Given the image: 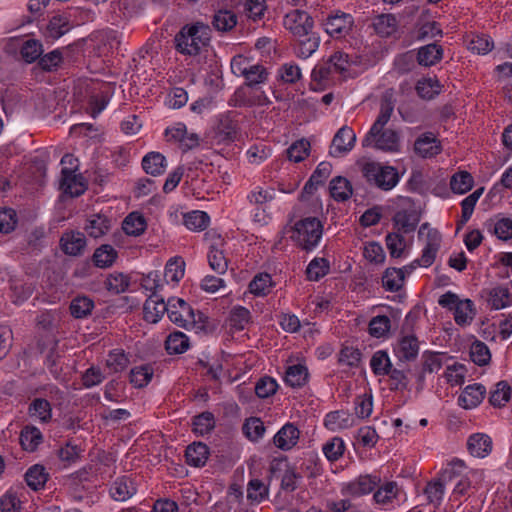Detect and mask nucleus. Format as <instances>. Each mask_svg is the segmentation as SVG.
Masks as SVG:
<instances>
[{"label":"nucleus","instance_id":"4be33fe9","mask_svg":"<svg viewBox=\"0 0 512 512\" xmlns=\"http://www.w3.org/2000/svg\"><path fill=\"white\" fill-rule=\"evenodd\" d=\"M419 353V341L413 334H407L401 337L396 350V355L400 361H413Z\"/></svg>","mask_w":512,"mask_h":512},{"label":"nucleus","instance_id":"f257e3e1","mask_svg":"<svg viewBox=\"0 0 512 512\" xmlns=\"http://www.w3.org/2000/svg\"><path fill=\"white\" fill-rule=\"evenodd\" d=\"M394 111L392 95L384 94L380 101L379 114L362 140L363 147L373 145L376 149L394 152L399 149V134L394 129H384Z\"/></svg>","mask_w":512,"mask_h":512},{"label":"nucleus","instance_id":"dca6fc26","mask_svg":"<svg viewBox=\"0 0 512 512\" xmlns=\"http://www.w3.org/2000/svg\"><path fill=\"white\" fill-rule=\"evenodd\" d=\"M299 438V429L293 423L288 422L274 435L272 441L278 449L289 451L297 445Z\"/></svg>","mask_w":512,"mask_h":512},{"label":"nucleus","instance_id":"79ce46f5","mask_svg":"<svg viewBox=\"0 0 512 512\" xmlns=\"http://www.w3.org/2000/svg\"><path fill=\"white\" fill-rule=\"evenodd\" d=\"M188 348V337L179 331L171 333L165 341V349L170 355L184 353Z\"/></svg>","mask_w":512,"mask_h":512},{"label":"nucleus","instance_id":"cd10ccee","mask_svg":"<svg viewBox=\"0 0 512 512\" xmlns=\"http://www.w3.org/2000/svg\"><path fill=\"white\" fill-rule=\"evenodd\" d=\"M320 37L311 32L308 36L297 38L294 52L298 58H309L319 47Z\"/></svg>","mask_w":512,"mask_h":512},{"label":"nucleus","instance_id":"c85d7f7f","mask_svg":"<svg viewBox=\"0 0 512 512\" xmlns=\"http://www.w3.org/2000/svg\"><path fill=\"white\" fill-rule=\"evenodd\" d=\"M415 152L421 157H432L440 153L441 147L432 134H424L414 144Z\"/></svg>","mask_w":512,"mask_h":512},{"label":"nucleus","instance_id":"58836bf2","mask_svg":"<svg viewBox=\"0 0 512 512\" xmlns=\"http://www.w3.org/2000/svg\"><path fill=\"white\" fill-rule=\"evenodd\" d=\"M94 301L87 296L75 297L69 306L71 315L76 319H82L89 316L94 309Z\"/></svg>","mask_w":512,"mask_h":512},{"label":"nucleus","instance_id":"f3484780","mask_svg":"<svg viewBox=\"0 0 512 512\" xmlns=\"http://www.w3.org/2000/svg\"><path fill=\"white\" fill-rule=\"evenodd\" d=\"M34 192L41 190L47 182V163L50 160V151L46 148L34 150Z\"/></svg>","mask_w":512,"mask_h":512},{"label":"nucleus","instance_id":"bf43d9fd","mask_svg":"<svg viewBox=\"0 0 512 512\" xmlns=\"http://www.w3.org/2000/svg\"><path fill=\"white\" fill-rule=\"evenodd\" d=\"M237 135V124L229 117L220 120L217 127V137L223 142H232Z\"/></svg>","mask_w":512,"mask_h":512},{"label":"nucleus","instance_id":"39448f33","mask_svg":"<svg viewBox=\"0 0 512 512\" xmlns=\"http://www.w3.org/2000/svg\"><path fill=\"white\" fill-rule=\"evenodd\" d=\"M438 304L443 308L453 311L454 320L460 326L470 324L476 314L472 300H461L457 294L451 291L441 295Z\"/></svg>","mask_w":512,"mask_h":512},{"label":"nucleus","instance_id":"423d86ee","mask_svg":"<svg viewBox=\"0 0 512 512\" xmlns=\"http://www.w3.org/2000/svg\"><path fill=\"white\" fill-rule=\"evenodd\" d=\"M362 172L368 183L384 191L391 190L399 182L398 171L392 166L370 162L364 165Z\"/></svg>","mask_w":512,"mask_h":512},{"label":"nucleus","instance_id":"6e6d98bb","mask_svg":"<svg viewBox=\"0 0 512 512\" xmlns=\"http://www.w3.org/2000/svg\"><path fill=\"white\" fill-rule=\"evenodd\" d=\"M246 72L244 75L245 84L249 87L265 83L269 75L267 69L261 64H252Z\"/></svg>","mask_w":512,"mask_h":512},{"label":"nucleus","instance_id":"72a5a7b5","mask_svg":"<svg viewBox=\"0 0 512 512\" xmlns=\"http://www.w3.org/2000/svg\"><path fill=\"white\" fill-rule=\"evenodd\" d=\"M146 228L147 222L144 216L138 212L130 213L122 223L123 231L129 236H140Z\"/></svg>","mask_w":512,"mask_h":512},{"label":"nucleus","instance_id":"a18cd8bd","mask_svg":"<svg viewBox=\"0 0 512 512\" xmlns=\"http://www.w3.org/2000/svg\"><path fill=\"white\" fill-rule=\"evenodd\" d=\"M465 468L464 461L460 459L452 460L448 466L441 472L439 479L447 484H451L453 482H457L460 478L463 477L462 473Z\"/></svg>","mask_w":512,"mask_h":512},{"label":"nucleus","instance_id":"f8f14e48","mask_svg":"<svg viewBox=\"0 0 512 512\" xmlns=\"http://www.w3.org/2000/svg\"><path fill=\"white\" fill-rule=\"evenodd\" d=\"M59 188L65 195L79 197L87 190V185L81 174H75L72 169L64 167L61 170Z\"/></svg>","mask_w":512,"mask_h":512},{"label":"nucleus","instance_id":"412c9836","mask_svg":"<svg viewBox=\"0 0 512 512\" xmlns=\"http://www.w3.org/2000/svg\"><path fill=\"white\" fill-rule=\"evenodd\" d=\"M486 389L482 384H473L465 387L458 398V403L464 409L477 407L484 399Z\"/></svg>","mask_w":512,"mask_h":512},{"label":"nucleus","instance_id":"ddd939ff","mask_svg":"<svg viewBox=\"0 0 512 512\" xmlns=\"http://www.w3.org/2000/svg\"><path fill=\"white\" fill-rule=\"evenodd\" d=\"M381 478L377 475H360L355 480L348 482L342 488V494L352 497H360L372 492L379 486Z\"/></svg>","mask_w":512,"mask_h":512},{"label":"nucleus","instance_id":"4468645a","mask_svg":"<svg viewBox=\"0 0 512 512\" xmlns=\"http://www.w3.org/2000/svg\"><path fill=\"white\" fill-rule=\"evenodd\" d=\"M427 230L426 244L422 251V263L424 267H429L433 264L436 254L440 248L441 234L437 229L430 228L428 223H423L419 229V237Z\"/></svg>","mask_w":512,"mask_h":512},{"label":"nucleus","instance_id":"b1692460","mask_svg":"<svg viewBox=\"0 0 512 512\" xmlns=\"http://www.w3.org/2000/svg\"><path fill=\"white\" fill-rule=\"evenodd\" d=\"M467 448L471 455L483 458L491 452L492 440L486 434L475 433L469 437Z\"/></svg>","mask_w":512,"mask_h":512},{"label":"nucleus","instance_id":"774afa93","mask_svg":"<svg viewBox=\"0 0 512 512\" xmlns=\"http://www.w3.org/2000/svg\"><path fill=\"white\" fill-rule=\"evenodd\" d=\"M345 444L339 437H334L323 446V453L329 461H337L344 453Z\"/></svg>","mask_w":512,"mask_h":512},{"label":"nucleus","instance_id":"20e7f679","mask_svg":"<svg viewBox=\"0 0 512 512\" xmlns=\"http://www.w3.org/2000/svg\"><path fill=\"white\" fill-rule=\"evenodd\" d=\"M295 241L303 250L311 251L320 241L323 225L317 217H306L294 225Z\"/></svg>","mask_w":512,"mask_h":512},{"label":"nucleus","instance_id":"e433bc0d","mask_svg":"<svg viewBox=\"0 0 512 512\" xmlns=\"http://www.w3.org/2000/svg\"><path fill=\"white\" fill-rule=\"evenodd\" d=\"M330 194L336 201H346L352 195V186L350 182L341 176H337L330 182Z\"/></svg>","mask_w":512,"mask_h":512},{"label":"nucleus","instance_id":"49530a36","mask_svg":"<svg viewBox=\"0 0 512 512\" xmlns=\"http://www.w3.org/2000/svg\"><path fill=\"white\" fill-rule=\"evenodd\" d=\"M208 262L211 269L218 274H224L228 268V260L226 259L223 250L217 247V244H211L208 253Z\"/></svg>","mask_w":512,"mask_h":512},{"label":"nucleus","instance_id":"680f3d73","mask_svg":"<svg viewBox=\"0 0 512 512\" xmlns=\"http://www.w3.org/2000/svg\"><path fill=\"white\" fill-rule=\"evenodd\" d=\"M310 151V142L306 139H300L294 142L287 149L288 159L296 163L303 161Z\"/></svg>","mask_w":512,"mask_h":512},{"label":"nucleus","instance_id":"473e14b6","mask_svg":"<svg viewBox=\"0 0 512 512\" xmlns=\"http://www.w3.org/2000/svg\"><path fill=\"white\" fill-rule=\"evenodd\" d=\"M373 28L381 37H389L397 30V19L393 14H381L373 19Z\"/></svg>","mask_w":512,"mask_h":512},{"label":"nucleus","instance_id":"0eeeda50","mask_svg":"<svg viewBox=\"0 0 512 512\" xmlns=\"http://www.w3.org/2000/svg\"><path fill=\"white\" fill-rule=\"evenodd\" d=\"M3 51L15 61L32 63V34L15 35L3 40Z\"/></svg>","mask_w":512,"mask_h":512},{"label":"nucleus","instance_id":"9b49d317","mask_svg":"<svg viewBox=\"0 0 512 512\" xmlns=\"http://www.w3.org/2000/svg\"><path fill=\"white\" fill-rule=\"evenodd\" d=\"M354 19L352 15L344 12H336L329 15L324 22L325 31L334 38H342L352 30Z\"/></svg>","mask_w":512,"mask_h":512},{"label":"nucleus","instance_id":"09e8293b","mask_svg":"<svg viewBox=\"0 0 512 512\" xmlns=\"http://www.w3.org/2000/svg\"><path fill=\"white\" fill-rule=\"evenodd\" d=\"M210 217L204 211H192L184 215V225L193 231H202L209 225Z\"/></svg>","mask_w":512,"mask_h":512},{"label":"nucleus","instance_id":"603ef678","mask_svg":"<svg viewBox=\"0 0 512 512\" xmlns=\"http://www.w3.org/2000/svg\"><path fill=\"white\" fill-rule=\"evenodd\" d=\"M370 366L373 373L377 376L386 375L393 367L387 352L384 350H379L373 354Z\"/></svg>","mask_w":512,"mask_h":512},{"label":"nucleus","instance_id":"c03bdc74","mask_svg":"<svg viewBox=\"0 0 512 512\" xmlns=\"http://www.w3.org/2000/svg\"><path fill=\"white\" fill-rule=\"evenodd\" d=\"M474 180L472 175L467 171L455 173L450 180V188L454 193L464 194L473 187Z\"/></svg>","mask_w":512,"mask_h":512},{"label":"nucleus","instance_id":"de8ad7c7","mask_svg":"<svg viewBox=\"0 0 512 512\" xmlns=\"http://www.w3.org/2000/svg\"><path fill=\"white\" fill-rule=\"evenodd\" d=\"M415 89L419 97L430 100L439 94L440 84L436 78H423L417 82Z\"/></svg>","mask_w":512,"mask_h":512},{"label":"nucleus","instance_id":"a19ab883","mask_svg":"<svg viewBox=\"0 0 512 512\" xmlns=\"http://www.w3.org/2000/svg\"><path fill=\"white\" fill-rule=\"evenodd\" d=\"M214 28L221 32H228L237 25V15L231 10H219L213 16Z\"/></svg>","mask_w":512,"mask_h":512},{"label":"nucleus","instance_id":"a878e982","mask_svg":"<svg viewBox=\"0 0 512 512\" xmlns=\"http://www.w3.org/2000/svg\"><path fill=\"white\" fill-rule=\"evenodd\" d=\"M111 227V221L108 217L101 214L92 215L87 219L84 230L90 237L99 238L105 235Z\"/></svg>","mask_w":512,"mask_h":512},{"label":"nucleus","instance_id":"aec40b11","mask_svg":"<svg viewBox=\"0 0 512 512\" xmlns=\"http://www.w3.org/2000/svg\"><path fill=\"white\" fill-rule=\"evenodd\" d=\"M71 28L72 25L70 24L69 17L60 14L54 15L49 20L48 24H46L44 29L41 26H39V29L42 31L45 39H50L52 41L63 36Z\"/></svg>","mask_w":512,"mask_h":512},{"label":"nucleus","instance_id":"c9c22d12","mask_svg":"<svg viewBox=\"0 0 512 512\" xmlns=\"http://www.w3.org/2000/svg\"><path fill=\"white\" fill-rule=\"evenodd\" d=\"M404 285V271L395 267L387 268L382 276V286L390 292L399 291Z\"/></svg>","mask_w":512,"mask_h":512},{"label":"nucleus","instance_id":"5701e85b","mask_svg":"<svg viewBox=\"0 0 512 512\" xmlns=\"http://www.w3.org/2000/svg\"><path fill=\"white\" fill-rule=\"evenodd\" d=\"M209 447L203 442H193L185 450L186 463L194 467H202L209 456Z\"/></svg>","mask_w":512,"mask_h":512},{"label":"nucleus","instance_id":"0e129e2a","mask_svg":"<svg viewBox=\"0 0 512 512\" xmlns=\"http://www.w3.org/2000/svg\"><path fill=\"white\" fill-rule=\"evenodd\" d=\"M385 242L391 257L399 258L402 256L405 248V238L403 235L395 232L388 233Z\"/></svg>","mask_w":512,"mask_h":512},{"label":"nucleus","instance_id":"7c9ffc66","mask_svg":"<svg viewBox=\"0 0 512 512\" xmlns=\"http://www.w3.org/2000/svg\"><path fill=\"white\" fill-rule=\"evenodd\" d=\"M110 493L113 499L125 501L136 493V488L130 478L123 476L113 483Z\"/></svg>","mask_w":512,"mask_h":512},{"label":"nucleus","instance_id":"393cba45","mask_svg":"<svg viewBox=\"0 0 512 512\" xmlns=\"http://www.w3.org/2000/svg\"><path fill=\"white\" fill-rule=\"evenodd\" d=\"M443 49L436 43H431L419 48L417 61L420 65L430 67L441 61Z\"/></svg>","mask_w":512,"mask_h":512},{"label":"nucleus","instance_id":"2eb2a0df","mask_svg":"<svg viewBox=\"0 0 512 512\" xmlns=\"http://www.w3.org/2000/svg\"><path fill=\"white\" fill-rule=\"evenodd\" d=\"M356 135L352 128L348 126L341 127L334 135L329 154L332 157H340L349 152L354 147Z\"/></svg>","mask_w":512,"mask_h":512},{"label":"nucleus","instance_id":"69168bd1","mask_svg":"<svg viewBox=\"0 0 512 512\" xmlns=\"http://www.w3.org/2000/svg\"><path fill=\"white\" fill-rule=\"evenodd\" d=\"M129 364V359L123 350H113L106 360L107 367L114 373L122 372Z\"/></svg>","mask_w":512,"mask_h":512},{"label":"nucleus","instance_id":"c756f323","mask_svg":"<svg viewBox=\"0 0 512 512\" xmlns=\"http://www.w3.org/2000/svg\"><path fill=\"white\" fill-rule=\"evenodd\" d=\"M309 373L305 365L294 364L286 369L284 380L292 388H300L308 381Z\"/></svg>","mask_w":512,"mask_h":512},{"label":"nucleus","instance_id":"1a4fd4ad","mask_svg":"<svg viewBox=\"0 0 512 512\" xmlns=\"http://www.w3.org/2000/svg\"><path fill=\"white\" fill-rule=\"evenodd\" d=\"M283 25L295 38H303L312 32L314 19L308 12L294 9L284 16Z\"/></svg>","mask_w":512,"mask_h":512},{"label":"nucleus","instance_id":"a211bd4d","mask_svg":"<svg viewBox=\"0 0 512 512\" xmlns=\"http://www.w3.org/2000/svg\"><path fill=\"white\" fill-rule=\"evenodd\" d=\"M168 311V301L157 293H152L145 301L143 306L144 320L149 323H157L164 313Z\"/></svg>","mask_w":512,"mask_h":512},{"label":"nucleus","instance_id":"864d4df0","mask_svg":"<svg viewBox=\"0 0 512 512\" xmlns=\"http://www.w3.org/2000/svg\"><path fill=\"white\" fill-rule=\"evenodd\" d=\"M329 262L326 258H314L307 266L306 275L310 281H318L329 272Z\"/></svg>","mask_w":512,"mask_h":512},{"label":"nucleus","instance_id":"338daca9","mask_svg":"<svg viewBox=\"0 0 512 512\" xmlns=\"http://www.w3.org/2000/svg\"><path fill=\"white\" fill-rule=\"evenodd\" d=\"M302 478L295 467L287 464L281 479V489L285 492H293L298 488V481Z\"/></svg>","mask_w":512,"mask_h":512},{"label":"nucleus","instance_id":"6ab92c4d","mask_svg":"<svg viewBox=\"0 0 512 512\" xmlns=\"http://www.w3.org/2000/svg\"><path fill=\"white\" fill-rule=\"evenodd\" d=\"M60 246L66 255L80 256L86 247V238L78 231L65 232L60 238Z\"/></svg>","mask_w":512,"mask_h":512},{"label":"nucleus","instance_id":"6e6552de","mask_svg":"<svg viewBox=\"0 0 512 512\" xmlns=\"http://www.w3.org/2000/svg\"><path fill=\"white\" fill-rule=\"evenodd\" d=\"M37 347L43 358V364L48 368L50 374L58 379L62 374L61 358L58 352V339L49 336L46 340H38Z\"/></svg>","mask_w":512,"mask_h":512},{"label":"nucleus","instance_id":"3c124183","mask_svg":"<svg viewBox=\"0 0 512 512\" xmlns=\"http://www.w3.org/2000/svg\"><path fill=\"white\" fill-rule=\"evenodd\" d=\"M470 358L478 366H485L491 360V353L488 346L479 340L472 343L470 347Z\"/></svg>","mask_w":512,"mask_h":512},{"label":"nucleus","instance_id":"13d9d810","mask_svg":"<svg viewBox=\"0 0 512 512\" xmlns=\"http://www.w3.org/2000/svg\"><path fill=\"white\" fill-rule=\"evenodd\" d=\"M391 327V321L388 316L378 315L369 322V334L376 338L385 337Z\"/></svg>","mask_w":512,"mask_h":512},{"label":"nucleus","instance_id":"4d7b16f0","mask_svg":"<svg viewBox=\"0 0 512 512\" xmlns=\"http://www.w3.org/2000/svg\"><path fill=\"white\" fill-rule=\"evenodd\" d=\"M37 329L40 336L39 340H46L49 336L56 337L57 329L52 314H41L37 320Z\"/></svg>","mask_w":512,"mask_h":512},{"label":"nucleus","instance_id":"bb28decb","mask_svg":"<svg viewBox=\"0 0 512 512\" xmlns=\"http://www.w3.org/2000/svg\"><path fill=\"white\" fill-rule=\"evenodd\" d=\"M117 257L118 252L113 246L109 244H103L95 249L92 256V261L96 267L105 269L111 267L116 261Z\"/></svg>","mask_w":512,"mask_h":512},{"label":"nucleus","instance_id":"f704fd0d","mask_svg":"<svg viewBox=\"0 0 512 512\" xmlns=\"http://www.w3.org/2000/svg\"><path fill=\"white\" fill-rule=\"evenodd\" d=\"M418 221L419 219L416 214L407 210H400L393 217L395 228L405 234L413 232L417 227Z\"/></svg>","mask_w":512,"mask_h":512},{"label":"nucleus","instance_id":"4c0bfd02","mask_svg":"<svg viewBox=\"0 0 512 512\" xmlns=\"http://www.w3.org/2000/svg\"><path fill=\"white\" fill-rule=\"evenodd\" d=\"M154 374V369L150 364L136 366L130 371V383L135 388H143L148 385Z\"/></svg>","mask_w":512,"mask_h":512},{"label":"nucleus","instance_id":"8fccbe9b","mask_svg":"<svg viewBox=\"0 0 512 512\" xmlns=\"http://www.w3.org/2000/svg\"><path fill=\"white\" fill-rule=\"evenodd\" d=\"M184 267L185 262L181 257L170 259L165 266L164 278L166 282L178 283L184 276Z\"/></svg>","mask_w":512,"mask_h":512},{"label":"nucleus","instance_id":"7ed1b4c3","mask_svg":"<svg viewBox=\"0 0 512 512\" xmlns=\"http://www.w3.org/2000/svg\"><path fill=\"white\" fill-rule=\"evenodd\" d=\"M167 316L171 322L186 330H203L207 317L200 311H195L182 298H169Z\"/></svg>","mask_w":512,"mask_h":512},{"label":"nucleus","instance_id":"37998d69","mask_svg":"<svg viewBox=\"0 0 512 512\" xmlns=\"http://www.w3.org/2000/svg\"><path fill=\"white\" fill-rule=\"evenodd\" d=\"M215 417L209 411L202 412L193 417V431L199 435L210 433L215 428Z\"/></svg>","mask_w":512,"mask_h":512},{"label":"nucleus","instance_id":"e2e57ef3","mask_svg":"<svg viewBox=\"0 0 512 512\" xmlns=\"http://www.w3.org/2000/svg\"><path fill=\"white\" fill-rule=\"evenodd\" d=\"M105 286L108 291L120 294L128 289L129 278L122 273H113L107 277Z\"/></svg>","mask_w":512,"mask_h":512},{"label":"nucleus","instance_id":"9d476101","mask_svg":"<svg viewBox=\"0 0 512 512\" xmlns=\"http://www.w3.org/2000/svg\"><path fill=\"white\" fill-rule=\"evenodd\" d=\"M63 62V54L55 49L44 54V48L40 41L34 39V63L44 72L56 71Z\"/></svg>","mask_w":512,"mask_h":512},{"label":"nucleus","instance_id":"f03ea898","mask_svg":"<svg viewBox=\"0 0 512 512\" xmlns=\"http://www.w3.org/2000/svg\"><path fill=\"white\" fill-rule=\"evenodd\" d=\"M210 33L209 26L200 22L185 25L175 35V48L183 55L196 56L209 44Z\"/></svg>","mask_w":512,"mask_h":512},{"label":"nucleus","instance_id":"ea45409f","mask_svg":"<svg viewBox=\"0 0 512 512\" xmlns=\"http://www.w3.org/2000/svg\"><path fill=\"white\" fill-rule=\"evenodd\" d=\"M244 435L252 442H258L265 434L266 427L259 417H250L242 426Z\"/></svg>","mask_w":512,"mask_h":512},{"label":"nucleus","instance_id":"052dcab7","mask_svg":"<svg viewBox=\"0 0 512 512\" xmlns=\"http://www.w3.org/2000/svg\"><path fill=\"white\" fill-rule=\"evenodd\" d=\"M511 397V387L506 381H500L496 384V389L491 393L489 402L494 407H501L509 401Z\"/></svg>","mask_w":512,"mask_h":512},{"label":"nucleus","instance_id":"2f4dec72","mask_svg":"<svg viewBox=\"0 0 512 512\" xmlns=\"http://www.w3.org/2000/svg\"><path fill=\"white\" fill-rule=\"evenodd\" d=\"M142 167L147 174L158 176L165 171L166 159L159 152H149L142 159Z\"/></svg>","mask_w":512,"mask_h":512},{"label":"nucleus","instance_id":"5fc2aeb1","mask_svg":"<svg viewBox=\"0 0 512 512\" xmlns=\"http://www.w3.org/2000/svg\"><path fill=\"white\" fill-rule=\"evenodd\" d=\"M272 278L268 273L257 274L249 284V290L256 296H266L270 292Z\"/></svg>","mask_w":512,"mask_h":512}]
</instances>
